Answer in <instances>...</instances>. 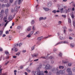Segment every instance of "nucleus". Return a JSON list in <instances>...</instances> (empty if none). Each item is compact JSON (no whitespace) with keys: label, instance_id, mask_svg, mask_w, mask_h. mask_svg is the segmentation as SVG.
Here are the masks:
<instances>
[{"label":"nucleus","instance_id":"nucleus-1","mask_svg":"<svg viewBox=\"0 0 75 75\" xmlns=\"http://www.w3.org/2000/svg\"><path fill=\"white\" fill-rule=\"evenodd\" d=\"M54 71L56 72V73L57 74H64V73L65 72V70H60L59 71V72H58V70L57 68L56 70L55 69V68H54L53 69L52 71Z\"/></svg>","mask_w":75,"mask_h":75},{"label":"nucleus","instance_id":"nucleus-2","mask_svg":"<svg viewBox=\"0 0 75 75\" xmlns=\"http://www.w3.org/2000/svg\"><path fill=\"white\" fill-rule=\"evenodd\" d=\"M68 44V42L67 41L60 42L59 43H57L56 45H55V46H56V45H59V44Z\"/></svg>","mask_w":75,"mask_h":75},{"label":"nucleus","instance_id":"nucleus-3","mask_svg":"<svg viewBox=\"0 0 75 75\" xmlns=\"http://www.w3.org/2000/svg\"><path fill=\"white\" fill-rule=\"evenodd\" d=\"M20 8V6H19L18 7L17 6H16L14 9V13H17L18 11L19 8Z\"/></svg>","mask_w":75,"mask_h":75},{"label":"nucleus","instance_id":"nucleus-4","mask_svg":"<svg viewBox=\"0 0 75 75\" xmlns=\"http://www.w3.org/2000/svg\"><path fill=\"white\" fill-rule=\"evenodd\" d=\"M37 75H44V72L43 71H39L38 72H37Z\"/></svg>","mask_w":75,"mask_h":75},{"label":"nucleus","instance_id":"nucleus-5","mask_svg":"<svg viewBox=\"0 0 75 75\" xmlns=\"http://www.w3.org/2000/svg\"><path fill=\"white\" fill-rule=\"evenodd\" d=\"M67 71L69 73V75L72 74V71H71V68H69L67 69Z\"/></svg>","mask_w":75,"mask_h":75},{"label":"nucleus","instance_id":"nucleus-6","mask_svg":"<svg viewBox=\"0 0 75 75\" xmlns=\"http://www.w3.org/2000/svg\"><path fill=\"white\" fill-rule=\"evenodd\" d=\"M45 69H50L51 68V67H50V65L49 64H47L46 65L45 67Z\"/></svg>","mask_w":75,"mask_h":75},{"label":"nucleus","instance_id":"nucleus-7","mask_svg":"<svg viewBox=\"0 0 75 75\" xmlns=\"http://www.w3.org/2000/svg\"><path fill=\"white\" fill-rule=\"evenodd\" d=\"M43 38H44V37H43V36H41L40 37H38L37 38V40H38L39 41H41Z\"/></svg>","mask_w":75,"mask_h":75},{"label":"nucleus","instance_id":"nucleus-8","mask_svg":"<svg viewBox=\"0 0 75 75\" xmlns=\"http://www.w3.org/2000/svg\"><path fill=\"white\" fill-rule=\"evenodd\" d=\"M4 13V10H1V14H2V15H1V14H0V17H3V14Z\"/></svg>","mask_w":75,"mask_h":75},{"label":"nucleus","instance_id":"nucleus-9","mask_svg":"<svg viewBox=\"0 0 75 75\" xmlns=\"http://www.w3.org/2000/svg\"><path fill=\"white\" fill-rule=\"evenodd\" d=\"M38 55V53H34L32 55V56L33 57H37Z\"/></svg>","mask_w":75,"mask_h":75},{"label":"nucleus","instance_id":"nucleus-10","mask_svg":"<svg viewBox=\"0 0 75 75\" xmlns=\"http://www.w3.org/2000/svg\"><path fill=\"white\" fill-rule=\"evenodd\" d=\"M43 9L46 11H48L49 10H50V9H49L48 8H43Z\"/></svg>","mask_w":75,"mask_h":75},{"label":"nucleus","instance_id":"nucleus-11","mask_svg":"<svg viewBox=\"0 0 75 75\" xmlns=\"http://www.w3.org/2000/svg\"><path fill=\"white\" fill-rule=\"evenodd\" d=\"M40 34V32L38 31H37L34 34L35 35H38Z\"/></svg>","mask_w":75,"mask_h":75},{"label":"nucleus","instance_id":"nucleus-12","mask_svg":"<svg viewBox=\"0 0 75 75\" xmlns=\"http://www.w3.org/2000/svg\"><path fill=\"white\" fill-rule=\"evenodd\" d=\"M8 8L6 9L5 10V14H7V13H8Z\"/></svg>","mask_w":75,"mask_h":75},{"label":"nucleus","instance_id":"nucleus-13","mask_svg":"<svg viewBox=\"0 0 75 75\" xmlns=\"http://www.w3.org/2000/svg\"><path fill=\"white\" fill-rule=\"evenodd\" d=\"M32 30L33 31H35V25H33L32 27Z\"/></svg>","mask_w":75,"mask_h":75},{"label":"nucleus","instance_id":"nucleus-14","mask_svg":"<svg viewBox=\"0 0 75 75\" xmlns=\"http://www.w3.org/2000/svg\"><path fill=\"white\" fill-rule=\"evenodd\" d=\"M34 31L33 30L32 31H31L30 32V34L31 35H33V34H34Z\"/></svg>","mask_w":75,"mask_h":75},{"label":"nucleus","instance_id":"nucleus-15","mask_svg":"<svg viewBox=\"0 0 75 75\" xmlns=\"http://www.w3.org/2000/svg\"><path fill=\"white\" fill-rule=\"evenodd\" d=\"M27 30L28 31H31V27H29L27 28Z\"/></svg>","mask_w":75,"mask_h":75},{"label":"nucleus","instance_id":"nucleus-16","mask_svg":"<svg viewBox=\"0 0 75 75\" xmlns=\"http://www.w3.org/2000/svg\"><path fill=\"white\" fill-rule=\"evenodd\" d=\"M22 1H23V0H19L18 2V4H20L21 3V2H22Z\"/></svg>","mask_w":75,"mask_h":75},{"label":"nucleus","instance_id":"nucleus-17","mask_svg":"<svg viewBox=\"0 0 75 75\" xmlns=\"http://www.w3.org/2000/svg\"><path fill=\"white\" fill-rule=\"evenodd\" d=\"M40 58H42V59H47V57H44L42 56L40 57Z\"/></svg>","mask_w":75,"mask_h":75},{"label":"nucleus","instance_id":"nucleus-18","mask_svg":"<svg viewBox=\"0 0 75 75\" xmlns=\"http://www.w3.org/2000/svg\"><path fill=\"white\" fill-rule=\"evenodd\" d=\"M26 37L28 38H30L31 37V35L29 33L28 35L26 36Z\"/></svg>","mask_w":75,"mask_h":75},{"label":"nucleus","instance_id":"nucleus-19","mask_svg":"<svg viewBox=\"0 0 75 75\" xmlns=\"http://www.w3.org/2000/svg\"><path fill=\"white\" fill-rule=\"evenodd\" d=\"M75 46V45L74 44L72 43L70 44L71 47H74Z\"/></svg>","mask_w":75,"mask_h":75},{"label":"nucleus","instance_id":"nucleus-20","mask_svg":"<svg viewBox=\"0 0 75 75\" xmlns=\"http://www.w3.org/2000/svg\"><path fill=\"white\" fill-rule=\"evenodd\" d=\"M22 15L23 16L25 14V11L23 10L22 13Z\"/></svg>","mask_w":75,"mask_h":75},{"label":"nucleus","instance_id":"nucleus-21","mask_svg":"<svg viewBox=\"0 0 75 75\" xmlns=\"http://www.w3.org/2000/svg\"><path fill=\"white\" fill-rule=\"evenodd\" d=\"M6 7H10V4H6Z\"/></svg>","mask_w":75,"mask_h":75},{"label":"nucleus","instance_id":"nucleus-22","mask_svg":"<svg viewBox=\"0 0 75 75\" xmlns=\"http://www.w3.org/2000/svg\"><path fill=\"white\" fill-rule=\"evenodd\" d=\"M52 5V4L51 3H50L48 4H47V6L48 7H50Z\"/></svg>","mask_w":75,"mask_h":75},{"label":"nucleus","instance_id":"nucleus-23","mask_svg":"<svg viewBox=\"0 0 75 75\" xmlns=\"http://www.w3.org/2000/svg\"><path fill=\"white\" fill-rule=\"evenodd\" d=\"M64 66H60L59 67V69H64Z\"/></svg>","mask_w":75,"mask_h":75},{"label":"nucleus","instance_id":"nucleus-24","mask_svg":"<svg viewBox=\"0 0 75 75\" xmlns=\"http://www.w3.org/2000/svg\"><path fill=\"white\" fill-rule=\"evenodd\" d=\"M2 34H3V30H0V35L1 36Z\"/></svg>","mask_w":75,"mask_h":75},{"label":"nucleus","instance_id":"nucleus-25","mask_svg":"<svg viewBox=\"0 0 75 75\" xmlns=\"http://www.w3.org/2000/svg\"><path fill=\"white\" fill-rule=\"evenodd\" d=\"M35 21H34V20H32L31 21V24L33 25L34 24Z\"/></svg>","mask_w":75,"mask_h":75},{"label":"nucleus","instance_id":"nucleus-26","mask_svg":"<svg viewBox=\"0 0 75 75\" xmlns=\"http://www.w3.org/2000/svg\"><path fill=\"white\" fill-rule=\"evenodd\" d=\"M8 21H7L5 24L4 25V27H6V25H7V24H8Z\"/></svg>","mask_w":75,"mask_h":75},{"label":"nucleus","instance_id":"nucleus-27","mask_svg":"<svg viewBox=\"0 0 75 75\" xmlns=\"http://www.w3.org/2000/svg\"><path fill=\"white\" fill-rule=\"evenodd\" d=\"M68 20L69 23H71V19H70V18H69L68 19Z\"/></svg>","mask_w":75,"mask_h":75},{"label":"nucleus","instance_id":"nucleus-28","mask_svg":"<svg viewBox=\"0 0 75 75\" xmlns=\"http://www.w3.org/2000/svg\"><path fill=\"white\" fill-rule=\"evenodd\" d=\"M14 51L15 52H17L18 51V49H17V48H15L14 49Z\"/></svg>","mask_w":75,"mask_h":75},{"label":"nucleus","instance_id":"nucleus-29","mask_svg":"<svg viewBox=\"0 0 75 75\" xmlns=\"http://www.w3.org/2000/svg\"><path fill=\"white\" fill-rule=\"evenodd\" d=\"M62 53L61 52H60L59 54V56L60 57H62Z\"/></svg>","mask_w":75,"mask_h":75},{"label":"nucleus","instance_id":"nucleus-30","mask_svg":"<svg viewBox=\"0 0 75 75\" xmlns=\"http://www.w3.org/2000/svg\"><path fill=\"white\" fill-rule=\"evenodd\" d=\"M49 59H54V57H50L49 58Z\"/></svg>","mask_w":75,"mask_h":75},{"label":"nucleus","instance_id":"nucleus-31","mask_svg":"<svg viewBox=\"0 0 75 75\" xmlns=\"http://www.w3.org/2000/svg\"><path fill=\"white\" fill-rule=\"evenodd\" d=\"M20 52H18L16 54V55H17L18 56H19V55H20Z\"/></svg>","mask_w":75,"mask_h":75},{"label":"nucleus","instance_id":"nucleus-32","mask_svg":"<svg viewBox=\"0 0 75 75\" xmlns=\"http://www.w3.org/2000/svg\"><path fill=\"white\" fill-rule=\"evenodd\" d=\"M6 7V5H4V4H3L2 5V8H3V7Z\"/></svg>","mask_w":75,"mask_h":75},{"label":"nucleus","instance_id":"nucleus-33","mask_svg":"<svg viewBox=\"0 0 75 75\" xmlns=\"http://www.w3.org/2000/svg\"><path fill=\"white\" fill-rule=\"evenodd\" d=\"M71 17L73 18H74V14H71Z\"/></svg>","mask_w":75,"mask_h":75},{"label":"nucleus","instance_id":"nucleus-34","mask_svg":"<svg viewBox=\"0 0 75 75\" xmlns=\"http://www.w3.org/2000/svg\"><path fill=\"white\" fill-rule=\"evenodd\" d=\"M59 38H60V39L62 40H64V39H65L64 38H63L62 37H61V36Z\"/></svg>","mask_w":75,"mask_h":75},{"label":"nucleus","instance_id":"nucleus-35","mask_svg":"<svg viewBox=\"0 0 75 75\" xmlns=\"http://www.w3.org/2000/svg\"><path fill=\"white\" fill-rule=\"evenodd\" d=\"M43 20V17H40L39 18V20Z\"/></svg>","mask_w":75,"mask_h":75},{"label":"nucleus","instance_id":"nucleus-36","mask_svg":"<svg viewBox=\"0 0 75 75\" xmlns=\"http://www.w3.org/2000/svg\"><path fill=\"white\" fill-rule=\"evenodd\" d=\"M26 71L28 72L29 73H30V72H31V70H26Z\"/></svg>","mask_w":75,"mask_h":75},{"label":"nucleus","instance_id":"nucleus-37","mask_svg":"<svg viewBox=\"0 0 75 75\" xmlns=\"http://www.w3.org/2000/svg\"><path fill=\"white\" fill-rule=\"evenodd\" d=\"M71 65H72V63H69L68 64V66L69 67H71Z\"/></svg>","mask_w":75,"mask_h":75},{"label":"nucleus","instance_id":"nucleus-38","mask_svg":"<svg viewBox=\"0 0 75 75\" xmlns=\"http://www.w3.org/2000/svg\"><path fill=\"white\" fill-rule=\"evenodd\" d=\"M7 17H4L3 19V21H4L5 20H7Z\"/></svg>","mask_w":75,"mask_h":75},{"label":"nucleus","instance_id":"nucleus-39","mask_svg":"<svg viewBox=\"0 0 75 75\" xmlns=\"http://www.w3.org/2000/svg\"><path fill=\"white\" fill-rule=\"evenodd\" d=\"M14 75H16V73L17 72V70H14Z\"/></svg>","mask_w":75,"mask_h":75},{"label":"nucleus","instance_id":"nucleus-40","mask_svg":"<svg viewBox=\"0 0 75 75\" xmlns=\"http://www.w3.org/2000/svg\"><path fill=\"white\" fill-rule=\"evenodd\" d=\"M71 8H68L67 9V11H68V12H69L70 11H71Z\"/></svg>","mask_w":75,"mask_h":75},{"label":"nucleus","instance_id":"nucleus-41","mask_svg":"<svg viewBox=\"0 0 75 75\" xmlns=\"http://www.w3.org/2000/svg\"><path fill=\"white\" fill-rule=\"evenodd\" d=\"M11 18H12V16H11L9 17L8 19L9 20H10V19H11Z\"/></svg>","mask_w":75,"mask_h":75},{"label":"nucleus","instance_id":"nucleus-42","mask_svg":"<svg viewBox=\"0 0 75 75\" xmlns=\"http://www.w3.org/2000/svg\"><path fill=\"white\" fill-rule=\"evenodd\" d=\"M52 13H56V10H54L53 11H52Z\"/></svg>","mask_w":75,"mask_h":75},{"label":"nucleus","instance_id":"nucleus-43","mask_svg":"<svg viewBox=\"0 0 75 75\" xmlns=\"http://www.w3.org/2000/svg\"><path fill=\"white\" fill-rule=\"evenodd\" d=\"M11 12L12 13H13L14 11V9H11Z\"/></svg>","mask_w":75,"mask_h":75},{"label":"nucleus","instance_id":"nucleus-44","mask_svg":"<svg viewBox=\"0 0 75 75\" xmlns=\"http://www.w3.org/2000/svg\"><path fill=\"white\" fill-rule=\"evenodd\" d=\"M9 1L11 3H12L13 2V0H9Z\"/></svg>","mask_w":75,"mask_h":75},{"label":"nucleus","instance_id":"nucleus-45","mask_svg":"<svg viewBox=\"0 0 75 75\" xmlns=\"http://www.w3.org/2000/svg\"><path fill=\"white\" fill-rule=\"evenodd\" d=\"M5 54H9V52H5Z\"/></svg>","mask_w":75,"mask_h":75},{"label":"nucleus","instance_id":"nucleus-46","mask_svg":"<svg viewBox=\"0 0 75 75\" xmlns=\"http://www.w3.org/2000/svg\"><path fill=\"white\" fill-rule=\"evenodd\" d=\"M62 17H64V18H65V17H66V15H62Z\"/></svg>","mask_w":75,"mask_h":75},{"label":"nucleus","instance_id":"nucleus-47","mask_svg":"<svg viewBox=\"0 0 75 75\" xmlns=\"http://www.w3.org/2000/svg\"><path fill=\"white\" fill-rule=\"evenodd\" d=\"M34 46H33L31 47V50H34Z\"/></svg>","mask_w":75,"mask_h":75},{"label":"nucleus","instance_id":"nucleus-48","mask_svg":"<svg viewBox=\"0 0 75 75\" xmlns=\"http://www.w3.org/2000/svg\"><path fill=\"white\" fill-rule=\"evenodd\" d=\"M20 68L21 69H23V66H21L20 67Z\"/></svg>","mask_w":75,"mask_h":75},{"label":"nucleus","instance_id":"nucleus-49","mask_svg":"<svg viewBox=\"0 0 75 75\" xmlns=\"http://www.w3.org/2000/svg\"><path fill=\"white\" fill-rule=\"evenodd\" d=\"M22 52L23 53H25V52H26V50H23Z\"/></svg>","mask_w":75,"mask_h":75},{"label":"nucleus","instance_id":"nucleus-50","mask_svg":"<svg viewBox=\"0 0 75 75\" xmlns=\"http://www.w3.org/2000/svg\"><path fill=\"white\" fill-rule=\"evenodd\" d=\"M38 59H37L35 60H34V61L35 62H36L37 61H38Z\"/></svg>","mask_w":75,"mask_h":75},{"label":"nucleus","instance_id":"nucleus-51","mask_svg":"<svg viewBox=\"0 0 75 75\" xmlns=\"http://www.w3.org/2000/svg\"><path fill=\"white\" fill-rule=\"evenodd\" d=\"M63 28L64 30H66V29H67V28L66 27H63Z\"/></svg>","mask_w":75,"mask_h":75},{"label":"nucleus","instance_id":"nucleus-52","mask_svg":"<svg viewBox=\"0 0 75 75\" xmlns=\"http://www.w3.org/2000/svg\"><path fill=\"white\" fill-rule=\"evenodd\" d=\"M44 73H45V74H48V71L47 70L45 71Z\"/></svg>","mask_w":75,"mask_h":75},{"label":"nucleus","instance_id":"nucleus-53","mask_svg":"<svg viewBox=\"0 0 75 75\" xmlns=\"http://www.w3.org/2000/svg\"><path fill=\"white\" fill-rule=\"evenodd\" d=\"M6 59H8L9 58V56H8L6 57Z\"/></svg>","mask_w":75,"mask_h":75},{"label":"nucleus","instance_id":"nucleus-54","mask_svg":"<svg viewBox=\"0 0 75 75\" xmlns=\"http://www.w3.org/2000/svg\"><path fill=\"white\" fill-rule=\"evenodd\" d=\"M64 33L65 34H66V30H64Z\"/></svg>","mask_w":75,"mask_h":75},{"label":"nucleus","instance_id":"nucleus-55","mask_svg":"<svg viewBox=\"0 0 75 75\" xmlns=\"http://www.w3.org/2000/svg\"><path fill=\"white\" fill-rule=\"evenodd\" d=\"M13 58H17V56H13Z\"/></svg>","mask_w":75,"mask_h":75},{"label":"nucleus","instance_id":"nucleus-56","mask_svg":"<svg viewBox=\"0 0 75 75\" xmlns=\"http://www.w3.org/2000/svg\"><path fill=\"white\" fill-rule=\"evenodd\" d=\"M9 63V62H7L5 64V65H6L7 64H8Z\"/></svg>","mask_w":75,"mask_h":75},{"label":"nucleus","instance_id":"nucleus-57","mask_svg":"<svg viewBox=\"0 0 75 75\" xmlns=\"http://www.w3.org/2000/svg\"><path fill=\"white\" fill-rule=\"evenodd\" d=\"M50 36H51V35H49L47 37H46L45 38V39H46V38H48L49 37H50Z\"/></svg>","mask_w":75,"mask_h":75},{"label":"nucleus","instance_id":"nucleus-58","mask_svg":"<svg viewBox=\"0 0 75 75\" xmlns=\"http://www.w3.org/2000/svg\"><path fill=\"white\" fill-rule=\"evenodd\" d=\"M37 44H38V45H40V41H38L37 42Z\"/></svg>","mask_w":75,"mask_h":75},{"label":"nucleus","instance_id":"nucleus-59","mask_svg":"<svg viewBox=\"0 0 75 75\" xmlns=\"http://www.w3.org/2000/svg\"><path fill=\"white\" fill-rule=\"evenodd\" d=\"M6 34H8V31H6Z\"/></svg>","mask_w":75,"mask_h":75},{"label":"nucleus","instance_id":"nucleus-60","mask_svg":"<svg viewBox=\"0 0 75 75\" xmlns=\"http://www.w3.org/2000/svg\"><path fill=\"white\" fill-rule=\"evenodd\" d=\"M21 28V26H18L17 27V28H18V29H20Z\"/></svg>","mask_w":75,"mask_h":75},{"label":"nucleus","instance_id":"nucleus-61","mask_svg":"<svg viewBox=\"0 0 75 75\" xmlns=\"http://www.w3.org/2000/svg\"><path fill=\"white\" fill-rule=\"evenodd\" d=\"M2 37H6V35L4 34H3Z\"/></svg>","mask_w":75,"mask_h":75},{"label":"nucleus","instance_id":"nucleus-62","mask_svg":"<svg viewBox=\"0 0 75 75\" xmlns=\"http://www.w3.org/2000/svg\"><path fill=\"white\" fill-rule=\"evenodd\" d=\"M73 71L74 72H75V68H74L73 69Z\"/></svg>","mask_w":75,"mask_h":75},{"label":"nucleus","instance_id":"nucleus-63","mask_svg":"<svg viewBox=\"0 0 75 75\" xmlns=\"http://www.w3.org/2000/svg\"><path fill=\"white\" fill-rule=\"evenodd\" d=\"M21 45H22V44L21 43H20L19 45V47H21Z\"/></svg>","mask_w":75,"mask_h":75},{"label":"nucleus","instance_id":"nucleus-64","mask_svg":"<svg viewBox=\"0 0 75 75\" xmlns=\"http://www.w3.org/2000/svg\"><path fill=\"white\" fill-rule=\"evenodd\" d=\"M69 39L70 40H72V37H69Z\"/></svg>","mask_w":75,"mask_h":75}]
</instances>
